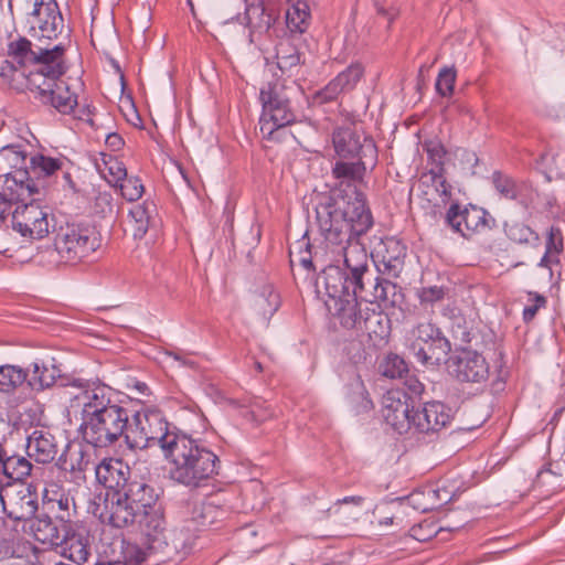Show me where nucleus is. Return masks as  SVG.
<instances>
[{"mask_svg":"<svg viewBox=\"0 0 565 565\" xmlns=\"http://www.w3.org/2000/svg\"><path fill=\"white\" fill-rule=\"evenodd\" d=\"M334 191L316 206V218L324 243L337 255L335 262L343 260V269L353 281V290L361 298H369L365 284L372 285L369 268V255L359 238L365 235L374 224L369 206L354 188L344 194Z\"/></svg>","mask_w":565,"mask_h":565,"instance_id":"1","label":"nucleus"},{"mask_svg":"<svg viewBox=\"0 0 565 565\" xmlns=\"http://www.w3.org/2000/svg\"><path fill=\"white\" fill-rule=\"evenodd\" d=\"M81 402L78 434L94 448H108L125 439L130 412L116 398L111 387L105 384L85 390Z\"/></svg>","mask_w":565,"mask_h":565,"instance_id":"2","label":"nucleus"},{"mask_svg":"<svg viewBox=\"0 0 565 565\" xmlns=\"http://www.w3.org/2000/svg\"><path fill=\"white\" fill-rule=\"evenodd\" d=\"M164 458L171 463L170 478L186 488L196 489L218 475V457L204 444L180 433L168 447Z\"/></svg>","mask_w":565,"mask_h":565,"instance_id":"3","label":"nucleus"},{"mask_svg":"<svg viewBox=\"0 0 565 565\" xmlns=\"http://www.w3.org/2000/svg\"><path fill=\"white\" fill-rule=\"evenodd\" d=\"M54 243L34 256L42 266L56 267L61 264L75 265L100 246V237L95 227L81 223H66L58 228L53 226Z\"/></svg>","mask_w":565,"mask_h":565,"instance_id":"4","label":"nucleus"},{"mask_svg":"<svg viewBox=\"0 0 565 565\" xmlns=\"http://www.w3.org/2000/svg\"><path fill=\"white\" fill-rule=\"evenodd\" d=\"M139 529L142 544L156 564L181 559L192 548L193 536L182 527L169 530L163 513L140 519Z\"/></svg>","mask_w":565,"mask_h":565,"instance_id":"5","label":"nucleus"},{"mask_svg":"<svg viewBox=\"0 0 565 565\" xmlns=\"http://www.w3.org/2000/svg\"><path fill=\"white\" fill-rule=\"evenodd\" d=\"M179 434L180 431L170 430L169 423L160 409L143 407L130 413L125 445L132 451L159 447L164 455Z\"/></svg>","mask_w":565,"mask_h":565,"instance_id":"6","label":"nucleus"},{"mask_svg":"<svg viewBox=\"0 0 565 565\" xmlns=\"http://www.w3.org/2000/svg\"><path fill=\"white\" fill-rule=\"evenodd\" d=\"M407 350L422 365L438 366L446 362L451 351V344L438 327L425 322L412 330Z\"/></svg>","mask_w":565,"mask_h":565,"instance_id":"7","label":"nucleus"},{"mask_svg":"<svg viewBox=\"0 0 565 565\" xmlns=\"http://www.w3.org/2000/svg\"><path fill=\"white\" fill-rule=\"evenodd\" d=\"M66 73H29L36 88L35 98L54 107L61 114H71L77 105V94Z\"/></svg>","mask_w":565,"mask_h":565,"instance_id":"8","label":"nucleus"},{"mask_svg":"<svg viewBox=\"0 0 565 565\" xmlns=\"http://www.w3.org/2000/svg\"><path fill=\"white\" fill-rule=\"evenodd\" d=\"M444 221L447 227L466 239L497 226L495 218L486 209L471 203L462 205L458 201L450 203Z\"/></svg>","mask_w":565,"mask_h":565,"instance_id":"9","label":"nucleus"},{"mask_svg":"<svg viewBox=\"0 0 565 565\" xmlns=\"http://www.w3.org/2000/svg\"><path fill=\"white\" fill-rule=\"evenodd\" d=\"M42 196H30V202L23 201L15 205L12 211V228L23 237L41 239L53 231L54 216L49 213L47 207L40 206L36 201Z\"/></svg>","mask_w":565,"mask_h":565,"instance_id":"10","label":"nucleus"},{"mask_svg":"<svg viewBox=\"0 0 565 565\" xmlns=\"http://www.w3.org/2000/svg\"><path fill=\"white\" fill-rule=\"evenodd\" d=\"M448 371L460 383L483 384L489 379V364L476 350L460 348L448 355Z\"/></svg>","mask_w":565,"mask_h":565,"instance_id":"11","label":"nucleus"},{"mask_svg":"<svg viewBox=\"0 0 565 565\" xmlns=\"http://www.w3.org/2000/svg\"><path fill=\"white\" fill-rule=\"evenodd\" d=\"M3 173V185L7 182L17 181V190L24 195L31 196L32 192L39 191L34 183H28L29 179V159L22 146L7 145L0 149V169L6 170Z\"/></svg>","mask_w":565,"mask_h":565,"instance_id":"12","label":"nucleus"},{"mask_svg":"<svg viewBox=\"0 0 565 565\" xmlns=\"http://www.w3.org/2000/svg\"><path fill=\"white\" fill-rule=\"evenodd\" d=\"M92 513L103 524H108L116 529H125L134 525L142 518V512L136 509L120 494L105 498L102 502H94Z\"/></svg>","mask_w":565,"mask_h":565,"instance_id":"13","label":"nucleus"},{"mask_svg":"<svg viewBox=\"0 0 565 565\" xmlns=\"http://www.w3.org/2000/svg\"><path fill=\"white\" fill-rule=\"evenodd\" d=\"M63 29V18L55 0H34L31 12V31L38 42L57 39Z\"/></svg>","mask_w":565,"mask_h":565,"instance_id":"14","label":"nucleus"},{"mask_svg":"<svg viewBox=\"0 0 565 565\" xmlns=\"http://www.w3.org/2000/svg\"><path fill=\"white\" fill-rule=\"evenodd\" d=\"M316 292L327 296L326 306L329 311L337 300H342L353 292V281L349 273L335 264H329L318 275L316 282Z\"/></svg>","mask_w":565,"mask_h":565,"instance_id":"15","label":"nucleus"},{"mask_svg":"<svg viewBox=\"0 0 565 565\" xmlns=\"http://www.w3.org/2000/svg\"><path fill=\"white\" fill-rule=\"evenodd\" d=\"M332 142L335 153L341 158L376 160L377 150L373 139L364 137L350 127L335 129L332 134Z\"/></svg>","mask_w":565,"mask_h":565,"instance_id":"16","label":"nucleus"},{"mask_svg":"<svg viewBox=\"0 0 565 565\" xmlns=\"http://www.w3.org/2000/svg\"><path fill=\"white\" fill-rule=\"evenodd\" d=\"M413 399L406 392L401 390L387 391L383 396L382 416L398 434L408 431L413 426V414L415 413Z\"/></svg>","mask_w":565,"mask_h":565,"instance_id":"17","label":"nucleus"},{"mask_svg":"<svg viewBox=\"0 0 565 565\" xmlns=\"http://www.w3.org/2000/svg\"><path fill=\"white\" fill-rule=\"evenodd\" d=\"M406 253L405 244L391 236L382 238L375 245L371 256L379 274L397 278L404 268Z\"/></svg>","mask_w":565,"mask_h":565,"instance_id":"18","label":"nucleus"},{"mask_svg":"<svg viewBox=\"0 0 565 565\" xmlns=\"http://www.w3.org/2000/svg\"><path fill=\"white\" fill-rule=\"evenodd\" d=\"M260 103V132L267 140H279L281 130L296 121L290 100Z\"/></svg>","mask_w":565,"mask_h":565,"instance_id":"19","label":"nucleus"},{"mask_svg":"<svg viewBox=\"0 0 565 565\" xmlns=\"http://www.w3.org/2000/svg\"><path fill=\"white\" fill-rule=\"evenodd\" d=\"M38 493L35 487L21 483L17 489L7 491L2 510L13 521H29L38 511Z\"/></svg>","mask_w":565,"mask_h":565,"instance_id":"20","label":"nucleus"},{"mask_svg":"<svg viewBox=\"0 0 565 565\" xmlns=\"http://www.w3.org/2000/svg\"><path fill=\"white\" fill-rule=\"evenodd\" d=\"M120 495L124 497V500H127L130 504L136 507V509L142 512L141 519H146L153 513H163L161 508L158 505L159 495L156 492V489L138 473H135L129 486L126 487Z\"/></svg>","mask_w":565,"mask_h":565,"instance_id":"21","label":"nucleus"},{"mask_svg":"<svg viewBox=\"0 0 565 565\" xmlns=\"http://www.w3.org/2000/svg\"><path fill=\"white\" fill-rule=\"evenodd\" d=\"M135 473L121 459H105L96 467L97 480L111 490L113 495L120 494L129 486Z\"/></svg>","mask_w":565,"mask_h":565,"instance_id":"22","label":"nucleus"},{"mask_svg":"<svg viewBox=\"0 0 565 565\" xmlns=\"http://www.w3.org/2000/svg\"><path fill=\"white\" fill-rule=\"evenodd\" d=\"M452 418L451 408L441 402L425 403L413 414V426L419 433H435L446 427Z\"/></svg>","mask_w":565,"mask_h":565,"instance_id":"23","label":"nucleus"},{"mask_svg":"<svg viewBox=\"0 0 565 565\" xmlns=\"http://www.w3.org/2000/svg\"><path fill=\"white\" fill-rule=\"evenodd\" d=\"M365 171V160L359 159L356 162L337 161L332 167V175L334 179L340 180V184L331 189L329 193L322 194L316 206H319L323 199L332 195L334 191H342L344 193L349 188H354L355 192L362 196L365 206H369L365 194L354 184L356 181H362Z\"/></svg>","mask_w":565,"mask_h":565,"instance_id":"24","label":"nucleus"},{"mask_svg":"<svg viewBox=\"0 0 565 565\" xmlns=\"http://www.w3.org/2000/svg\"><path fill=\"white\" fill-rule=\"evenodd\" d=\"M63 162L60 159L36 153L29 159L28 183L38 184L39 191L32 192L31 196H45L49 188V180L62 169Z\"/></svg>","mask_w":565,"mask_h":565,"instance_id":"25","label":"nucleus"},{"mask_svg":"<svg viewBox=\"0 0 565 565\" xmlns=\"http://www.w3.org/2000/svg\"><path fill=\"white\" fill-rule=\"evenodd\" d=\"M361 300L359 295L354 291L342 300H337L332 306L333 315L338 318L341 327L348 330H355L358 332L361 327L362 319L365 317V311H370V307Z\"/></svg>","mask_w":565,"mask_h":565,"instance_id":"26","label":"nucleus"},{"mask_svg":"<svg viewBox=\"0 0 565 565\" xmlns=\"http://www.w3.org/2000/svg\"><path fill=\"white\" fill-rule=\"evenodd\" d=\"M534 58L545 65L565 67V30L543 39L535 47Z\"/></svg>","mask_w":565,"mask_h":565,"instance_id":"27","label":"nucleus"},{"mask_svg":"<svg viewBox=\"0 0 565 565\" xmlns=\"http://www.w3.org/2000/svg\"><path fill=\"white\" fill-rule=\"evenodd\" d=\"M225 511L212 502H201L193 505L190 516L185 520L186 534L190 531H205L223 521Z\"/></svg>","mask_w":565,"mask_h":565,"instance_id":"28","label":"nucleus"},{"mask_svg":"<svg viewBox=\"0 0 565 565\" xmlns=\"http://www.w3.org/2000/svg\"><path fill=\"white\" fill-rule=\"evenodd\" d=\"M66 45L62 42L52 44L51 41L43 40L34 43L35 60L34 66H44L49 71H65L70 67L66 57Z\"/></svg>","mask_w":565,"mask_h":565,"instance_id":"29","label":"nucleus"},{"mask_svg":"<svg viewBox=\"0 0 565 565\" xmlns=\"http://www.w3.org/2000/svg\"><path fill=\"white\" fill-rule=\"evenodd\" d=\"M365 294L369 298H361L364 302H377V307H395L403 298L402 289L390 279L372 277V285L365 284Z\"/></svg>","mask_w":565,"mask_h":565,"instance_id":"30","label":"nucleus"},{"mask_svg":"<svg viewBox=\"0 0 565 565\" xmlns=\"http://www.w3.org/2000/svg\"><path fill=\"white\" fill-rule=\"evenodd\" d=\"M25 447L28 457L43 465L52 462L58 451L55 437L40 429H35L28 436Z\"/></svg>","mask_w":565,"mask_h":565,"instance_id":"31","label":"nucleus"},{"mask_svg":"<svg viewBox=\"0 0 565 565\" xmlns=\"http://www.w3.org/2000/svg\"><path fill=\"white\" fill-rule=\"evenodd\" d=\"M33 466L31 461L0 443V472L8 479L22 482L31 476Z\"/></svg>","mask_w":565,"mask_h":565,"instance_id":"32","label":"nucleus"},{"mask_svg":"<svg viewBox=\"0 0 565 565\" xmlns=\"http://www.w3.org/2000/svg\"><path fill=\"white\" fill-rule=\"evenodd\" d=\"M359 333L366 334L375 345L387 341L391 334V319L387 315L375 308L365 311Z\"/></svg>","mask_w":565,"mask_h":565,"instance_id":"33","label":"nucleus"},{"mask_svg":"<svg viewBox=\"0 0 565 565\" xmlns=\"http://www.w3.org/2000/svg\"><path fill=\"white\" fill-rule=\"evenodd\" d=\"M70 527L71 526L61 525V523L53 520L49 514L39 515L31 525L36 541L56 547L65 541L66 532Z\"/></svg>","mask_w":565,"mask_h":565,"instance_id":"34","label":"nucleus"},{"mask_svg":"<svg viewBox=\"0 0 565 565\" xmlns=\"http://www.w3.org/2000/svg\"><path fill=\"white\" fill-rule=\"evenodd\" d=\"M131 230L135 238H142L150 226L157 222L158 211L153 201H143L129 211Z\"/></svg>","mask_w":565,"mask_h":565,"instance_id":"35","label":"nucleus"},{"mask_svg":"<svg viewBox=\"0 0 565 565\" xmlns=\"http://www.w3.org/2000/svg\"><path fill=\"white\" fill-rule=\"evenodd\" d=\"M61 377V369L53 362L35 361L32 363V372L29 373L26 384L33 391H44L53 386Z\"/></svg>","mask_w":565,"mask_h":565,"instance_id":"36","label":"nucleus"},{"mask_svg":"<svg viewBox=\"0 0 565 565\" xmlns=\"http://www.w3.org/2000/svg\"><path fill=\"white\" fill-rule=\"evenodd\" d=\"M286 24L291 33H305L311 22V11L307 0H287Z\"/></svg>","mask_w":565,"mask_h":565,"instance_id":"37","label":"nucleus"},{"mask_svg":"<svg viewBox=\"0 0 565 565\" xmlns=\"http://www.w3.org/2000/svg\"><path fill=\"white\" fill-rule=\"evenodd\" d=\"M361 79V73H338L322 89L316 93V98L320 103H328L338 97L343 92H349L355 87Z\"/></svg>","mask_w":565,"mask_h":565,"instance_id":"38","label":"nucleus"},{"mask_svg":"<svg viewBox=\"0 0 565 565\" xmlns=\"http://www.w3.org/2000/svg\"><path fill=\"white\" fill-rule=\"evenodd\" d=\"M7 56L20 67L34 66V43L22 36L11 39L8 43Z\"/></svg>","mask_w":565,"mask_h":565,"instance_id":"39","label":"nucleus"},{"mask_svg":"<svg viewBox=\"0 0 565 565\" xmlns=\"http://www.w3.org/2000/svg\"><path fill=\"white\" fill-rule=\"evenodd\" d=\"M253 310L264 319H269L279 308L280 298L273 286L265 285L253 296Z\"/></svg>","mask_w":565,"mask_h":565,"instance_id":"40","label":"nucleus"},{"mask_svg":"<svg viewBox=\"0 0 565 565\" xmlns=\"http://www.w3.org/2000/svg\"><path fill=\"white\" fill-rule=\"evenodd\" d=\"M45 505L54 519L63 526H72V519L76 513L74 498L70 494L61 493L58 498H50Z\"/></svg>","mask_w":565,"mask_h":565,"instance_id":"41","label":"nucleus"},{"mask_svg":"<svg viewBox=\"0 0 565 565\" xmlns=\"http://www.w3.org/2000/svg\"><path fill=\"white\" fill-rule=\"evenodd\" d=\"M29 370H24L19 365L4 364L0 365V393L11 395L26 383Z\"/></svg>","mask_w":565,"mask_h":565,"instance_id":"42","label":"nucleus"},{"mask_svg":"<svg viewBox=\"0 0 565 565\" xmlns=\"http://www.w3.org/2000/svg\"><path fill=\"white\" fill-rule=\"evenodd\" d=\"M57 547H61L62 556L77 564L86 562L89 554L82 536L73 532L72 526L66 532L65 541L57 545Z\"/></svg>","mask_w":565,"mask_h":565,"instance_id":"43","label":"nucleus"},{"mask_svg":"<svg viewBox=\"0 0 565 565\" xmlns=\"http://www.w3.org/2000/svg\"><path fill=\"white\" fill-rule=\"evenodd\" d=\"M17 181H8L7 185L0 189V225L3 224L7 217L12 214V206L25 200H29V195L20 193L17 190Z\"/></svg>","mask_w":565,"mask_h":565,"instance_id":"44","label":"nucleus"},{"mask_svg":"<svg viewBox=\"0 0 565 565\" xmlns=\"http://www.w3.org/2000/svg\"><path fill=\"white\" fill-rule=\"evenodd\" d=\"M289 84H294V82H288L282 77H275L273 81L268 82L260 88L259 92V100L260 102H284L290 100L288 90L292 88Z\"/></svg>","mask_w":565,"mask_h":565,"instance_id":"45","label":"nucleus"},{"mask_svg":"<svg viewBox=\"0 0 565 565\" xmlns=\"http://www.w3.org/2000/svg\"><path fill=\"white\" fill-rule=\"evenodd\" d=\"M445 168L430 169L428 172L420 175L419 182L426 185L431 184L435 191L441 198V202L447 204L451 198V185L444 177Z\"/></svg>","mask_w":565,"mask_h":565,"instance_id":"46","label":"nucleus"},{"mask_svg":"<svg viewBox=\"0 0 565 565\" xmlns=\"http://www.w3.org/2000/svg\"><path fill=\"white\" fill-rule=\"evenodd\" d=\"M491 180L494 189L507 200H516L519 198L521 186L524 184L518 183L513 178L502 173L501 171H494Z\"/></svg>","mask_w":565,"mask_h":565,"instance_id":"47","label":"nucleus"},{"mask_svg":"<svg viewBox=\"0 0 565 565\" xmlns=\"http://www.w3.org/2000/svg\"><path fill=\"white\" fill-rule=\"evenodd\" d=\"M383 376L388 379H403L408 373L406 361L396 353H388L380 364Z\"/></svg>","mask_w":565,"mask_h":565,"instance_id":"48","label":"nucleus"},{"mask_svg":"<svg viewBox=\"0 0 565 565\" xmlns=\"http://www.w3.org/2000/svg\"><path fill=\"white\" fill-rule=\"evenodd\" d=\"M279 71H287L300 64V54L290 41H281L276 49Z\"/></svg>","mask_w":565,"mask_h":565,"instance_id":"49","label":"nucleus"},{"mask_svg":"<svg viewBox=\"0 0 565 565\" xmlns=\"http://www.w3.org/2000/svg\"><path fill=\"white\" fill-rule=\"evenodd\" d=\"M0 76L2 82L10 88L18 92L29 89L34 94V96L36 95V88L31 82L33 79V75H29V73H0Z\"/></svg>","mask_w":565,"mask_h":565,"instance_id":"50","label":"nucleus"},{"mask_svg":"<svg viewBox=\"0 0 565 565\" xmlns=\"http://www.w3.org/2000/svg\"><path fill=\"white\" fill-rule=\"evenodd\" d=\"M125 563L122 565H142L148 559H152V556L148 553L147 548L136 543H128L122 551Z\"/></svg>","mask_w":565,"mask_h":565,"instance_id":"51","label":"nucleus"},{"mask_svg":"<svg viewBox=\"0 0 565 565\" xmlns=\"http://www.w3.org/2000/svg\"><path fill=\"white\" fill-rule=\"evenodd\" d=\"M121 195L127 201H137L143 193V184L138 177H126L120 183H118Z\"/></svg>","mask_w":565,"mask_h":565,"instance_id":"52","label":"nucleus"},{"mask_svg":"<svg viewBox=\"0 0 565 565\" xmlns=\"http://www.w3.org/2000/svg\"><path fill=\"white\" fill-rule=\"evenodd\" d=\"M507 233L510 239L520 244H527L531 241L537 242L540 239L537 233L523 223L511 225Z\"/></svg>","mask_w":565,"mask_h":565,"instance_id":"53","label":"nucleus"},{"mask_svg":"<svg viewBox=\"0 0 565 565\" xmlns=\"http://www.w3.org/2000/svg\"><path fill=\"white\" fill-rule=\"evenodd\" d=\"M242 416L252 424L259 425L273 416V412L268 406H264L260 402H254L248 409L242 412Z\"/></svg>","mask_w":565,"mask_h":565,"instance_id":"54","label":"nucleus"},{"mask_svg":"<svg viewBox=\"0 0 565 565\" xmlns=\"http://www.w3.org/2000/svg\"><path fill=\"white\" fill-rule=\"evenodd\" d=\"M545 249L548 253L559 255L564 249L563 234L558 226L552 225L547 231Z\"/></svg>","mask_w":565,"mask_h":565,"instance_id":"55","label":"nucleus"},{"mask_svg":"<svg viewBox=\"0 0 565 565\" xmlns=\"http://www.w3.org/2000/svg\"><path fill=\"white\" fill-rule=\"evenodd\" d=\"M452 338L461 344H469L475 338L472 329L467 326L463 318H457L451 327Z\"/></svg>","mask_w":565,"mask_h":565,"instance_id":"56","label":"nucleus"},{"mask_svg":"<svg viewBox=\"0 0 565 565\" xmlns=\"http://www.w3.org/2000/svg\"><path fill=\"white\" fill-rule=\"evenodd\" d=\"M345 353L348 359L356 366L366 363L367 352L360 341L349 342L345 347Z\"/></svg>","mask_w":565,"mask_h":565,"instance_id":"57","label":"nucleus"},{"mask_svg":"<svg viewBox=\"0 0 565 565\" xmlns=\"http://www.w3.org/2000/svg\"><path fill=\"white\" fill-rule=\"evenodd\" d=\"M457 73H438L436 90L440 96H450L454 92Z\"/></svg>","mask_w":565,"mask_h":565,"instance_id":"58","label":"nucleus"},{"mask_svg":"<svg viewBox=\"0 0 565 565\" xmlns=\"http://www.w3.org/2000/svg\"><path fill=\"white\" fill-rule=\"evenodd\" d=\"M420 303L433 305L445 297V288L440 286L423 287L418 290Z\"/></svg>","mask_w":565,"mask_h":565,"instance_id":"59","label":"nucleus"},{"mask_svg":"<svg viewBox=\"0 0 565 565\" xmlns=\"http://www.w3.org/2000/svg\"><path fill=\"white\" fill-rule=\"evenodd\" d=\"M106 164L108 174L110 175L108 182L118 185V183L127 177V169L125 164L117 159H110Z\"/></svg>","mask_w":565,"mask_h":565,"instance_id":"60","label":"nucleus"},{"mask_svg":"<svg viewBox=\"0 0 565 565\" xmlns=\"http://www.w3.org/2000/svg\"><path fill=\"white\" fill-rule=\"evenodd\" d=\"M425 149L429 159L435 163L433 169L444 167V157L446 154V150L441 143L429 141L425 143Z\"/></svg>","mask_w":565,"mask_h":565,"instance_id":"61","label":"nucleus"},{"mask_svg":"<svg viewBox=\"0 0 565 565\" xmlns=\"http://www.w3.org/2000/svg\"><path fill=\"white\" fill-rule=\"evenodd\" d=\"M546 303V299L544 296H541V295H536L535 296V305L533 306H527L523 309V320L525 322H530L531 320L534 319L537 310L541 308V307H544Z\"/></svg>","mask_w":565,"mask_h":565,"instance_id":"62","label":"nucleus"},{"mask_svg":"<svg viewBox=\"0 0 565 565\" xmlns=\"http://www.w3.org/2000/svg\"><path fill=\"white\" fill-rule=\"evenodd\" d=\"M79 460L77 462V466H75L73 462L70 465V467L66 466V459H63V456L58 458L57 466L63 470H70L72 472L78 470L84 471L87 468V465L89 463L88 459L84 460V454L83 451L78 452Z\"/></svg>","mask_w":565,"mask_h":565,"instance_id":"63","label":"nucleus"},{"mask_svg":"<svg viewBox=\"0 0 565 565\" xmlns=\"http://www.w3.org/2000/svg\"><path fill=\"white\" fill-rule=\"evenodd\" d=\"M105 142L113 151L120 150L125 145L122 137L117 132L107 134Z\"/></svg>","mask_w":565,"mask_h":565,"instance_id":"64","label":"nucleus"}]
</instances>
